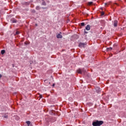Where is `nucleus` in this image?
Segmentation results:
<instances>
[{
  "label": "nucleus",
  "instance_id": "1",
  "mask_svg": "<svg viewBox=\"0 0 126 126\" xmlns=\"http://www.w3.org/2000/svg\"><path fill=\"white\" fill-rule=\"evenodd\" d=\"M104 124V122L102 121H98L96 120L93 122L92 125L93 126H101Z\"/></svg>",
  "mask_w": 126,
  "mask_h": 126
},
{
  "label": "nucleus",
  "instance_id": "2",
  "mask_svg": "<svg viewBox=\"0 0 126 126\" xmlns=\"http://www.w3.org/2000/svg\"><path fill=\"white\" fill-rule=\"evenodd\" d=\"M85 46H86V44H85V43H80V44H79V47L80 48H84Z\"/></svg>",
  "mask_w": 126,
  "mask_h": 126
},
{
  "label": "nucleus",
  "instance_id": "3",
  "mask_svg": "<svg viewBox=\"0 0 126 126\" xmlns=\"http://www.w3.org/2000/svg\"><path fill=\"white\" fill-rule=\"evenodd\" d=\"M78 73H80V74H82V72H84V69H79L77 70Z\"/></svg>",
  "mask_w": 126,
  "mask_h": 126
},
{
  "label": "nucleus",
  "instance_id": "4",
  "mask_svg": "<svg viewBox=\"0 0 126 126\" xmlns=\"http://www.w3.org/2000/svg\"><path fill=\"white\" fill-rule=\"evenodd\" d=\"M113 25L114 27H117V26H118V21L115 20Z\"/></svg>",
  "mask_w": 126,
  "mask_h": 126
},
{
  "label": "nucleus",
  "instance_id": "5",
  "mask_svg": "<svg viewBox=\"0 0 126 126\" xmlns=\"http://www.w3.org/2000/svg\"><path fill=\"white\" fill-rule=\"evenodd\" d=\"M26 123L28 125V126H33L30 121H27Z\"/></svg>",
  "mask_w": 126,
  "mask_h": 126
},
{
  "label": "nucleus",
  "instance_id": "6",
  "mask_svg": "<svg viewBox=\"0 0 126 126\" xmlns=\"http://www.w3.org/2000/svg\"><path fill=\"white\" fill-rule=\"evenodd\" d=\"M86 30H87L88 31L90 30V25H88L86 27Z\"/></svg>",
  "mask_w": 126,
  "mask_h": 126
},
{
  "label": "nucleus",
  "instance_id": "7",
  "mask_svg": "<svg viewBox=\"0 0 126 126\" xmlns=\"http://www.w3.org/2000/svg\"><path fill=\"white\" fill-rule=\"evenodd\" d=\"M57 38H63V35H62V34L59 33L57 35Z\"/></svg>",
  "mask_w": 126,
  "mask_h": 126
},
{
  "label": "nucleus",
  "instance_id": "8",
  "mask_svg": "<svg viewBox=\"0 0 126 126\" xmlns=\"http://www.w3.org/2000/svg\"><path fill=\"white\" fill-rule=\"evenodd\" d=\"M100 88H96V91L97 92V93H99V92H100Z\"/></svg>",
  "mask_w": 126,
  "mask_h": 126
},
{
  "label": "nucleus",
  "instance_id": "9",
  "mask_svg": "<svg viewBox=\"0 0 126 126\" xmlns=\"http://www.w3.org/2000/svg\"><path fill=\"white\" fill-rule=\"evenodd\" d=\"M42 5H46V2H45L44 0H42Z\"/></svg>",
  "mask_w": 126,
  "mask_h": 126
},
{
  "label": "nucleus",
  "instance_id": "10",
  "mask_svg": "<svg viewBox=\"0 0 126 126\" xmlns=\"http://www.w3.org/2000/svg\"><path fill=\"white\" fill-rule=\"evenodd\" d=\"M11 21L13 23H16V22H17V21L15 19L12 20Z\"/></svg>",
  "mask_w": 126,
  "mask_h": 126
},
{
  "label": "nucleus",
  "instance_id": "11",
  "mask_svg": "<svg viewBox=\"0 0 126 126\" xmlns=\"http://www.w3.org/2000/svg\"><path fill=\"white\" fill-rule=\"evenodd\" d=\"M4 53H5V50H2L1 51V55H4Z\"/></svg>",
  "mask_w": 126,
  "mask_h": 126
},
{
  "label": "nucleus",
  "instance_id": "12",
  "mask_svg": "<svg viewBox=\"0 0 126 126\" xmlns=\"http://www.w3.org/2000/svg\"><path fill=\"white\" fill-rule=\"evenodd\" d=\"M36 9L37 10H39L40 9V6H37L36 7Z\"/></svg>",
  "mask_w": 126,
  "mask_h": 126
},
{
  "label": "nucleus",
  "instance_id": "13",
  "mask_svg": "<svg viewBox=\"0 0 126 126\" xmlns=\"http://www.w3.org/2000/svg\"><path fill=\"white\" fill-rule=\"evenodd\" d=\"M107 51H111V50H112V48H107Z\"/></svg>",
  "mask_w": 126,
  "mask_h": 126
},
{
  "label": "nucleus",
  "instance_id": "14",
  "mask_svg": "<svg viewBox=\"0 0 126 126\" xmlns=\"http://www.w3.org/2000/svg\"><path fill=\"white\" fill-rule=\"evenodd\" d=\"M38 95L40 99H41V98H43V96L42 95V94H39Z\"/></svg>",
  "mask_w": 126,
  "mask_h": 126
},
{
  "label": "nucleus",
  "instance_id": "15",
  "mask_svg": "<svg viewBox=\"0 0 126 126\" xmlns=\"http://www.w3.org/2000/svg\"><path fill=\"white\" fill-rule=\"evenodd\" d=\"M92 3H93V2H88V5H91V4H92Z\"/></svg>",
  "mask_w": 126,
  "mask_h": 126
},
{
  "label": "nucleus",
  "instance_id": "16",
  "mask_svg": "<svg viewBox=\"0 0 126 126\" xmlns=\"http://www.w3.org/2000/svg\"><path fill=\"white\" fill-rule=\"evenodd\" d=\"M81 26H84L85 25V24L84 23H81Z\"/></svg>",
  "mask_w": 126,
  "mask_h": 126
},
{
  "label": "nucleus",
  "instance_id": "17",
  "mask_svg": "<svg viewBox=\"0 0 126 126\" xmlns=\"http://www.w3.org/2000/svg\"><path fill=\"white\" fill-rule=\"evenodd\" d=\"M19 32H18V31H17L16 32V35H18V34H19Z\"/></svg>",
  "mask_w": 126,
  "mask_h": 126
},
{
  "label": "nucleus",
  "instance_id": "18",
  "mask_svg": "<svg viewBox=\"0 0 126 126\" xmlns=\"http://www.w3.org/2000/svg\"><path fill=\"white\" fill-rule=\"evenodd\" d=\"M104 14H105V12H101V15H104Z\"/></svg>",
  "mask_w": 126,
  "mask_h": 126
},
{
  "label": "nucleus",
  "instance_id": "19",
  "mask_svg": "<svg viewBox=\"0 0 126 126\" xmlns=\"http://www.w3.org/2000/svg\"><path fill=\"white\" fill-rule=\"evenodd\" d=\"M4 118H5V119H7V116H4Z\"/></svg>",
  "mask_w": 126,
  "mask_h": 126
},
{
  "label": "nucleus",
  "instance_id": "20",
  "mask_svg": "<svg viewBox=\"0 0 126 126\" xmlns=\"http://www.w3.org/2000/svg\"><path fill=\"white\" fill-rule=\"evenodd\" d=\"M25 45H28V43L26 42H25Z\"/></svg>",
  "mask_w": 126,
  "mask_h": 126
},
{
  "label": "nucleus",
  "instance_id": "21",
  "mask_svg": "<svg viewBox=\"0 0 126 126\" xmlns=\"http://www.w3.org/2000/svg\"><path fill=\"white\" fill-rule=\"evenodd\" d=\"M85 34H87V33H88V32L86 31H85Z\"/></svg>",
  "mask_w": 126,
  "mask_h": 126
},
{
  "label": "nucleus",
  "instance_id": "22",
  "mask_svg": "<svg viewBox=\"0 0 126 126\" xmlns=\"http://www.w3.org/2000/svg\"><path fill=\"white\" fill-rule=\"evenodd\" d=\"M115 4H116V5H119V4L117 3H115Z\"/></svg>",
  "mask_w": 126,
  "mask_h": 126
},
{
  "label": "nucleus",
  "instance_id": "23",
  "mask_svg": "<svg viewBox=\"0 0 126 126\" xmlns=\"http://www.w3.org/2000/svg\"><path fill=\"white\" fill-rule=\"evenodd\" d=\"M53 87L55 86V84H53L52 85Z\"/></svg>",
  "mask_w": 126,
  "mask_h": 126
},
{
  "label": "nucleus",
  "instance_id": "24",
  "mask_svg": "<svg viewBox=\"0 0 126 126\" xmlns=\"http://www.w3.org/2000/svg\"><path fill=\"white\" fill-rule=\"evenodd\" d=\"M105 5H107V3H105Z\"/></svg>",
  "mask_w": 126,
  "mask_h": 126
},
{
  "label": "nucleus",
  "instance_id": "25",
  "mask_svg": "<svg viewBox=\"0 0 126 126\" xmlns=\"http://www.w3.org/2000/svg\"><path fill=\"white\" fill-rule=\"evenodd\" d=\"M35 25H36V26H37V24H36Z\"/></svg>",
  "mask_w": 126,
  "mask_h": 126
}]
</instances>
